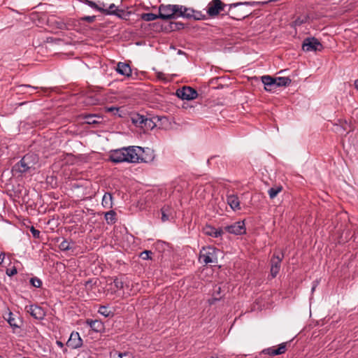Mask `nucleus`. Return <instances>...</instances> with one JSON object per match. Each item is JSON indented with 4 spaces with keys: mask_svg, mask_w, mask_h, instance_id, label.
Wrapping results in <instances>:
<instances>
[{
    "mask_svg": "<svg viewBox=\"0 0 358 358\" xmlns=\"http://www.w3.org/2000/svg\"><path fill=\"white\" fill-rule=\"evenodd\" d=\"M315 288V286H313V288H312V291H314Z\"/></svg>",
    "mask_w": 358,
    "mask_h": 358,
    "instance_id": "09e8293b",
    "label": "nucleus"
},
{
    "mask_svg": "<svg viewBox=\"0 0 358 358\" xmlns=\"http://www.w3.org/2000/svg\"><path fill=\"white\" fill-rule=\"evenodd\" d=\"M0 358H3V357L0 355Z\"/></svg>",
    "mask_w": 358,
    "mask_h": 358,
    "instance_id": "3c124183",
    "label": "nucleus"
},
{
    "mask_svg": "<svg viewBox=\"0 0 358 358\" xmlns=\"http://www.w3.org/2000/svg\"><path fill=\"white\" fill-rule=\"evenodd\" d=\"M102 206L104 208H110L113 206V196L110 193L106 192L103 196L102 199Z\"/></svg>",
    "mask_w": 358,
    "mask_h": 358,
    "instance_id": "412c9836",
    "label": "nucleus"
},
{
    "mask_svg": "<svg viewBox=\"0 0 358 358\" xmlns=\"http://www.w3.org/2000/svg\"><path fill=\"white\" fill-rule=\"evenodd\" d=\"M26 311L34 318L41 320L45 316L43 309L37 305H30L25 307Z\"/></svg>",
    "mask_w": 358,
    "mask_h": 358,
    "instance_id": "9d476101",
    "label": "nucleus"
},
{
    "mask_svg": "<svg viewBox=\"0 0 358 358\" xmlns=\"http://www.w3.org/2000/svg\"><path fill=\"white\" fill-rule=\"evenodd\" d=\"M38 87H33V86H31L29 85H19L17 87V90H18V92H23V93H26L27 92V91L26 90V89H31V90H36Z\"/></svg>",
    "mask_w": 358,
    "mask_h": 358,
    "instance_id": "c85d7f7f",
    "label": "nucleus"
},
{
    "mask_svg": "<svg viewBox=\"0 0 358 358\" xmlns=\"http://www.w3.org/2000/svg\"><path fill=\"white\" fill-rule=\"evenodd\" d=\"M284 255L283 253L280 255H276L275 253L273 254L271 259V275L272 278H275L277 275L278 274L280 266H281V262L283 259Z\"/></svg>",
    "mask_w": 358,
    "mask_h": 358,
    "instance_id": "0eeeda50",
    "label": "nucleus"
},
{
    "mask_svg": "<svg viewBox=\"0 0 358 358\" xmlns=\"http://www.w3.org/2000/svg\"><path fill=\"white\" fill-rule=\"evenodd\" d=\"M113 285L117 289H122L124 287V282L121 279L117 278H115L113 280Z\"/></svg>",
    "mask_w": 358,
    "mask_h": 358,
    "instance_id": "2f4dec72",
    "label": "nucleus"
},
{
    "mask_svg": "<svg viewBox=\"0 0 358 358\" xmlns=\"http://www.w3.org/2000/svg\"><path fill=\"white\" fill-rule=\"evenodd\" d=\"M257 4V2H255V1H252V2H250V1H245V2H238V3H231L229 5V8H235L238 6H241V5H246V6H255Z\"/></svg>",
    "mask_w": 358,
    "mask_h": 358,
    "instance_id": "cd10ccee",
    "label": "nucleus"
},
{
    "mask_svg": "<svg viewBox=\"0 0 358 358\" xmlns=\"http://www.w3.org/2000/svg\"><path fill=\"white\" fill-rule=\"evenodd\" d=\"M261 80L264 85V90L267 92H274L277 87L274 78L271 76H263L261 77Z\"/></svg>",
    "mask_w": 358,
    "mask_h": 358,
    "instance_id": "ddd939ff",
    "label": "nucleus"
},
{
    "mask_svg": "<svg viewBox=\"0 0 358 358\" xmlns=\"http://www.w3.org/2000/svg\"><path fill=\"white\" fill-rule=\"evenodd\" d=\"M56 344L61 348H63V352L65 353L67 352V349L64 348V343L60 341H57Z\"/></svg>",
    "mask_w": 358,
    "mask_h": 358,
    "instance_id": "79ce46f5",
    "label": "nucleus"
},
{
    "mask_svg": "<svg viewBox=\"0 0 358 358\" xmlns=\"http://www.w3.org/2000/svg\"><path fill=\"white\" fill-rule=\"evenodd\" d=\"M194 15V10L191 8H186L182 6H179V12L178 15V17H183L186 18H192Z\"/></svg>",
    "mask_w": 358,
    "mask_h": 358,
    "instance_id": "f3484780",
    "label": "nucleus"
},
{
    "mask_svg": "<svg viewBox=\"0 0 358 358\" xmlns=\"http://www.w3.org/2000/svg\"><path fill=\"white\" fill-rule=\"evenodd\" d=\"M17 273V268L15 267H13L11 268L6 270V274L8 276H13Z\"/></svg>",
    "mask_w": 358,
    "mask_h": 358,
    "instance_id": "4c0bfd02",
    "label": "nucleus"
},
{
    "mask_svg": "<svg viewBox=\"0 0 358 358\" xmlns=\"http://www.w3.org/2000/svg\"><path fill=\"white\" fill-rule=\"evenodd\" d=\"M83 20L88 22H92L95 20V16H94V15L93 16H85L83 17Z\"/></svg>",
    "mask_w": 358,
    "mask_h": 358,
    "instance_id": "a19ab883",
    "label": "nucleus"
},
{
    "mask_svg": "<svg viewBox=\"0 0 358 358\" xmlns=\"http://www.w3.org/2000/svg\"><path fill=\"white\" fill-rule=\"evenodd\" d=\"M355 86L356 89L358 90V80H356L355 81Z\"/></svg>",
    "mask_w": 358,
    "mask_h": 358,
    "instance_id": "a18cd8bd",
    "label": "nucleus"
},
{
    "mask_svg": "<svg viewBox=\"0 0 358 358\" xmlns=\"http://www.w3.org/2000/svg\"><path fill=\"white\" fill-rule=\"evenodd\" d=\"M144 152V149L139 146L124 147L111 150L109 155V159L114 163L147 162V160L143 157Z\"/></svg>",
    "mask_w": 358,
    "mask_h": 358,
    "instance_id": "f257e3e1",
    "label": "nucleus"
},
{
    "mask_svg": "<svg viewBox=\"0 0 358 358\" xmlns=\"http://www.w3.org/2000/svg\"><path fill=\"white\" fill-rule=\"evenodd\" d=\"M133 122L136 124H145V126L148 124L149 127H151L150 124L152 123V121L150 119H148L143 115H138L136 117L133 118Z\"/></svg>",
    "mask_w": 358,
    "mask_h": 358,
    "instance_id": "6ab92c4d",
    "label": "nucleus"
},
{
    "mask_svg": "<svg viewBox=\"0 0 358 358\" xmlns=\"http://www.w3.org/2000/svg\"><path fill=\"white\" fill-rule=\"evenodd\" d=\"M67 347L71 349H77L83 345V340L78 332L73 331L66 342Z\"/></svg>",
    "mask_w": 358,
    "mask_h": 358,
    "instance_id": "9b49d317",
    "label": "nucleus"
},
{
    "mask_svg": "<svg viewBox=\"0 0 358 358\" xmlns=\"http://www.w3.org/2000/svg\"><path fill=\"white\" fill-rule=\"evenodd\" d=\"M22 358H28V357H22Z\"/></svg>",
    "mask_w": 358,
    "mask_h": 358,
    "instance_id": "603ef678",
    "label": "nucleus"
},
{
    "mask_svg": "<svg viewBox=\"0 0 358 358\" xmlns=\"http://www.w3.org/2000/svg\"><path fill=\"white\" fill-rule=\"evenodd\" d=\"M169 210H170V208L169 206H165L162 208L161 212H162V222H166L169 220V218H170V215L169 214Z\"/></svg>",
    "mask_w": 358,
    "mask_h": 358,
    "instance_id": "a878e982",
    "label": "nucleus"
},
{
    "mask_svg": "<svg viewBox=\"0 0 358 358\" xmlns=\"http://www.w3.org/2000/svg\"><path fill=\"white\" fill-rule=\"evenodd\" d=\"M117 9L116 8V6H115V4L112 3L110 5V6L108 7V8L106 10V12L108 14H113V15H118L120 16V15L117 13Z\"/></svg>",
    "mask_w": 358,
    "mask_h": 358,
    "instance_id": "473e14b6",
    "label": "nucleus"
},
{
    "mask_svg": "<svg viewBox=\"0 0 358 358\" xmlns=\"http://www.w3.org/2000/svg\"><path fill=\"white\" fill-rule=\"evenodd\" d=\"M282 189L281 186H275L268 189V194L271 199H274Z\"/></svg>",
    "mask_w": 358,
    "mask_h": 358,
    "instance_id": "393cba45",
    "label": "nucleus"
},
{
    "mask_svg": "<svg viewBox=\"0 0 358 358\" xmlns=\"http://www.w3.org/2000/svg\"><path fill=\"white\" fill-rule=\"evenodd\" d=\"M156 75H157V78L159 80H163L164 83H167L169 80L167 78L166 76L162 72L158 71V72H157Z\"/></svg>",
    "mask_w": 358,
    "mask_h": 358,
    "instance_id": "f704fd0d",
    "label": "nucleus"
},
{
    "mask_svg": "<svg viewBox=\"0 0 358 358\" xmlns=\"http://www.w3.org/2000/svg\"><path fill=\"white\" fill-rule=\"evenodd\" d=\"M224 230L234 235H242L246 232L244 221H238L231 225L226 226Z\"/></svg>",
    "mask_w": 358,
    "mask_h": 358,
    "instance_id": "6e6552de",
    "label": "nucleus"
},
{
    "mask_svg": "<svg viewBox=\"0 0 358 358\" xmlns=\"http://www.w3.org/2000/svg\"><path fill=\"white\" fill-rule=\"evenodd\" d=\"M322 48V43L314 37L306 38L302 45V49L305 52L321 51Z\"/></svg>",
    "mask_w": 358,
    "mask_h": 358,
    "instance_id": "39448f33",
    "label": "nucleus"
},
{
    "mask_svg": "<svg viewBox=\"0 0 358 358\" xmlns=\"http://www.w3.org/2000/svg\"><path fill=\"white\" fill-rule=\"evenodd\" d=\"M30 283L33 287L36 288L41 287L42 285V281L36 277L31 278L30 279Z\"/></svg>",
    "mask_w": 358,
    "mask_h": 358,
    "instance_id": "c756f323",
    "label": "nucleus"
},
{
    "mask_svg": "<svg viewBox=\"0 0 358 358\" xmlns=\"http://www.w3.org/2000/svg\"><path fill=\"white\" fill-rule=\"evenodd\" d=\"M4 318L7 320L8 324L14 328L18 327L19 326L17 324L16 319L14 317L13 313L8 312L6 315L4 316Z\"/></svg>",
    "mask_w": 358,
    "mask_h": 358,
    "instance_id": "4be33fe9",
    "label": "nucleus"
},
{
    "mask_svg": "<svg viewBox=\"0 0 358 358\" xmlns=\"http://www.w3.org/2000/svg\"><path fill=\"white\" fill-rule=\"evenodd\" d=\"M4 259H5V254L1 252L0 254V264H3Z\"/></svg>",
    "mask_w": 358,
    "mask_h": 358,
    "instance_id": "c03bdc74",
    "label": "nucleus"
},
{
    "mask_svg": "<svg viewBox=\"0 0 358 358\" xmlns=\"http://www.w3.org/2000/svg\"><path fill=\"white\" fill-rule=\"evenodd\" d=\"M117 110V108H113V107H110V108H108V111H113V110Z\"/></svg>",
    "mask_w": 358,
    "mask_h": 358,
    "instance_id": "49530a36",
    "label": "nucleus"
},
{
    "mask_svg": "<svg viewBox=\"0 0 358 358\" xmlns=\"http://www.w3.org/2000/svg\"><path fill=\"white\" fill-rule=\"evenodd\" d=\"M87 324L90 327V328L94 330V331L99 332L101 331V330L103 327V323L99 320H87Z\"/></svg>",
    "mask_w": 358,
    "mask_h": 358,
    "instance_id": "a211bd4d",
    "label": "nucleus"
},
{
    "mask_svg": "<svg viewBox=\"0 0 358 358\" xmlns=\"http://www.w3.org/2000/svg\"><path fill=\"white\" fill-rule=\"evenodd\" d=\"M199 259L206 264L215 263L217 262L215 248L213 247L203 248L200 252Z\"/></svg>",
    "mask_w": 358,
    "mask_h": 358,
    "instance_id": "20e7f679",
    "label": "nucleus"
},
{
    "mask_svg": "<svg viewBox=\"0 0 358 358\" xmlns=\"http://www.w3.org/2000/svg\"><path fill=\"white\" fill-rule=\"evenodd\" d=\"M245 16H247V15H243L241 17H245Z\"/></svg>",
    "mask_w": 358,
    "mask_h": 358,
    "instance_id": "8fccbe9b",
    "label": "nucleus"
},
{
    "mask_svg": "<svg viewBox=\"0 0 358 358\" xmlns=\"http://www.w3.org/2000/svg\"><path fill=\"white\" fill-rule=\"evenodd\" d=\"M38 163V155L34 153H28L15 164L13 171L20 173H31L36 170Z\"/></svg>",
    "mask_w": 358,
    "mask_h": 358,
    "instance_id": "f03ea898",
    "label": "nucleus"
},
{
    "mask_svg": "<svg viewBox=\"0 0 358 358\" xmlns=\"http://www.w3.org/2000/svg\"><path fill=\"white\" fill-rule=\"evenodd\" d=\"M141 17L142 20L146 22H151L159 18V15H157L152 13H146L141 14Z\"/></svg>",
    "mask_w": 358,
    "mask_h": 358,
    "instance_id": "b1692460",
    "label": "nucleus"
},
{
    "mask_svg": "<svg viewBox=\"0 0 358 358\" xmlns=\"http://www.w3.org/2000/svg\"><path fill=\"white\" fill-rule=\"evenodd\" d=\"M203 232L206 235L217 238L223 234V230L222 229H217L211 226H206L203 228Z\"/></svg>",
    "mask_w": 358,
    "mask_h": 358,
    "instance_id": "dca6fc26",
    "label": "nucleus"
},
{
    "mask_svg": "<svg viewBox=\"0 0 358 358\" xmlns=\"http://www.w3.org/2000/svg\"><path fill=\"white\" fill-rule=\"evenodd\" d=\"M105 219L108 224H113L116 220V213L113 210H110L105 214Z\"/></svg>",
    "mask_w": 358,
    "mask_h": 358,
    "instance_id": "5701e85b",
    "label": "nucleus"
},
{
    "mask_svg": "<svg viewBox=\"0 0 358 358\" xmlns=\"http://www.w3.org/2000/svg\"><path fill=\"white\" fill-rule=\"evenodd\" d=\"M286 350L287 343H282L278 345L277 348H275L274 347L268 348L263 350L262 353L271 356H275L285 353Z\"/></svg>",
    "mask_w": 358,
    "mask_h": 358,
    "instance_id": "f8f14e48",
    "label": "nucleus"
},
{
    "mask_svg": "<svg viewBox=\"0 0 358 358\" xmlns=\"http://www.w3.org/2000/svg\"><path fill=\"white\" fill-rule=\"evenodd\" d=\"M152 254V252L150 251V250H145L143 252H142L140 255V257L143 259H150V255Z\"/></svg>",
    "mask_w": 358,
    "mask_h": 358,
    "instance_id": "c9c22d12",
    "label": "nucleus"
},
{
    "mask_svg": "<svg viewBox=\"0 0 358 358\" xmlns=\"http://www.w3.org/2000/svg\"><path fill=\"white\" fill-rule=\"evenodd\" d=\"M227 202L233 210L236 211L241 210L240 200L237 195H227Z\"/></svg>",
    "mask_w": 358,
    "mask_h": 358,
    "instance_id": "4468645a",
    "label": "nucleus"
},
{
    "mask_svg": "<svg viewBox=\"0 0 358 358\" xmlns=\"http://www.w3.org/2000/svg\"><path fill=\"white\" fill-rule=\"evenodd\" d=\"M98 313L106 317H110L113 315V312L108 307L104 306L99 307Z\"/></svg>",
    "mask_w": 358,
    "mask_h": 358,
    "instance_id": "bb28decb",
    "label": "nucleus"
},
{
    "mask_svg": "<svg viewBox=\"0 0 358 358\" xmlns=\"http://www.w3.org/2000/svg\"><path fill=\"white\" fill-rule=\"evenodd\" d=\"M274 79L277 87L288 86L292 82L291 79L288 77H277L274 78Z\"/></svg>",
    "mask_w": 358,
    "mask_h": 358,
    "instance_id": "aec40b11",
    "label": "nucleus"
},
{
    "mask_svg": "<svg viewBox=\"0 0 358 358\" xmlns=\"http://www.w3.org/2000/svg\"><path fill=\"white\" fill-rule=\"evenodd\" d=\"M221 292H222V289H221V287H220V286H215V287H214V293H213V300H215V301H217V300H219V299L221 298V296L217 297V296H216V294H217V295H220V294H221Z\"/></svg>",
    "mask_w": 358,
    "mask_h": 358,
    "instance_id": "72a5a7b5",
    "label": "nucleus"
},
{
    "mask_svg": "<svg viewBox=\"0 0 358 358\" xmlns=\"http://www.w3.org/2000/svg\"><path fill=\"white\" fill-rule=\"evenodd\" d=\"M179 5H162L159 8V18L169 20L178 17Z\"/></svg>",
    "mask_w": 358,
    "mask_h": 358,
    "instance_id": "7ed1b4c3",
    "label": "nucleus"
},
{
    "mask_svg": "<svg viewBox=\"0 0 358 358\" xmlns=\"http://www.w3.org/2000/svg\"><path fill=\"white\" fill-rule=\"evenodd\" d=\"M192 18L194 20H201L203 18V15L200 12L194 10Z\"/></svg>",
    "mask_w": 358,
    "mask_h": 358,
    "instance_id": "ea45409f",
    "label": "nucleus"
},
{
    "mask_svg": "<svg viewBox=\"0 0 358 358\" xmlns=\"http://www.w3.org/2000/svg\"><path fill=\"white\" fill-rule=\"evenodd\" d=\"M59 249L61 250L67 251L71 249L70 243L67 240H64L60 244H59Z\"/></svg>",
    "mask_w": 358,
    "mask_h": 358,
    "instance_id": "7c9ffc66",
    "label": "nucleus"
},
{
    "mask_svg": "<svg viewBox=\"0 0 358 358\" xmlns=\"http://www.w3.org/2000/svg\"><path fill=\"white\" fill-rule=\"evenodd\" d=\"M224 6L220 0H213L207 6V13L210 16H215L224 10Z\"/></svg>",
    "mask_w": 358,
    "mask_h": 358,
    "instance_id": "1a4fd4ad",
    "label": "nucleus"
},
{
    "mask_svg": "<svg viewBox=\"0 0 358 358\" xmlns=\"http://www.w3.org/2000/svg\"><path fill=\"white\" fill-rule=\"evenodd\" d=\"M87 122H88L89 124H91V123H94V122H95V121H94V120H93V121L88 120V121H87Z\"/></svg>",
    "mask_w": 358,
    "mask_h": 358,
    "instance_id": "de8ad7c7",
    "label": "nucleus"
},
{
    "mask_svg": "<svg viewBox=\"0 0 358 358\" xmlns=\"http://www.w3.org/2000/svg\"><path fill=\"white\" fill-rule=\"evenodd\" d=\"M86 3L92 8H96V5L94 2L86 0Z\"/></svg>",
    "mask_w": 358,
    "mask_h": 358,
    "instance_id": "37998d69",
    "label": "nucleus"
},
{
    "mask_svg": "<svg viewBox=\"0 0 358 358\" xmlns=\"http://www.w3.org/2000/svg\"><path fill=\"white\" fill-rule=\"evenodd\" d=\"M31 232L34 238H39L40 231L38 229H36L34 227H31Z\"/></svg>",
    "mask_w": 358,
    "mask_h": 358,
    "instance_id": "58836bf2",
    "label": "nucleus"
},
{
    "mask_svg": "<svg viewBox=\"0 0 358 358\" xmlns=\"http://www.w3.org/2000/svg\"><path fill=\"white\" fill-rule=\"evenodd\" d=\"M116 71L120 75L129 77L131 75V69L128 64L119 62L116 67Z\"/></svg>",
    "mask_w": 358,
    "mask_h": 358,
    "instance_id": "2eb2a0df",
    "label": "nucleus"
},
{
    "mask_svg": "<svg viewBox=\"0 0 358 358\" xmlns=\"http://www.w3.org/2000/svg\"><path fill=\"white\" fill-rule=\"evenodd\" d=\"M176 95L182 100H193L197 97L198 94L192 87L185 86L177 90Z\"/></svg>",
    "mask_w": 358,
    "mask_h": 358,
    "instance_id": "423d86ee",
    "label": "nucleus"
},
{
    "mask_svg": "<svg viewBox=\"0 0 358 358\" xmlns=\"http://www.w3.org/2000/svg\"><path fill=\"white\" fill-rule=\"evenodd\" d=\"M117 355V357H119V358H132L131 355L129 352L122 353V352H115L114 355Z\"/></svg>",
    "mask_w": 358,
    "mask_h": 358,
    "instance_id": "e433bc0d",
    "label": "nucleus"
}]
</instances>
